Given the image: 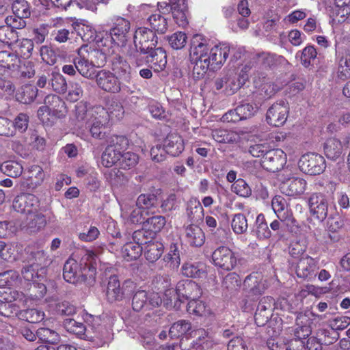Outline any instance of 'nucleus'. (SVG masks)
<instances>
[{"label": "nucleus", "instance_id": "15", "mask_svg": "<svg viewBox=\"0 0 350 350\" xmlns=\"http://www.w3.org/2000/svg\"><path fill=\"white\" fill-rule=\"evenodd\" d=\"M317 260L308 255L301 257L296 265L295 273L299 279L308 282L316 278L318 269Z\"/></svg>", "mask_w": 350, "mask_h": 350}, {"label": "nucleus", "instance_id": "27", "mask_svg": "<svg viewBox=\"0 0 350 350\" xmlns=\"http://www.w3.org/2000/svg\"><path fill=\"white\" fill-rule=\"evenodd\" d=\"M163 147L166 153L173 157L179 155L185 148L182 137L176 134L169 135L164 141Z\"/></svg>", "mask_w": 350, "mask_h": 350}, {"label": "nucleus", "instance_id": "30", "mask_svg": "<svg viewBox=\"0 0 350 350\" xmlns=\"http://www.w3.org/2000/svg\"><path fill=\"white\" fill-rule=\"evenodd\" d=\"M146 245L144 247V255L150 262L157 261L163 252V245L158 241H145Z\"/></svg>", "mask_w": 350, "mask_h": 350}, {"label": "nucleus", "instance_id": "61", "mask_svg": "<svg viewBox=\"0 0 350 350\" xmlns=\"http://www.w3.org/2000/svg\"><path fill=\"white\" fill-rule=\"evenodd\" d=\"M79 36L85 42H90L94 38V31L92 27L85 24L77 25L75 27Z\"/></svg>", "mask_w": 350, "mask_h": 350}, {"label": "nucleus", "instance_id": "35", "mask_svg": "<svg viewBox=\"0 0 350 350\" xmlns=\"http://www.w3.org/2000/svg\"><path fill=\"white\" fill-rule=\"evenodd\" d=\"M63 23L64 20L62 18H57L51 22V25L59 28L53 31L52 36L54 40L59 43L66 42L70 39V34L72 33V31L70 32L69 29L61 28Z\"/></svg>", "mask_w": 350, "mask_h": 350}, {"label": "nucleus", "instance_id": "58", "mask_svg": "<svg viewBox=\"0 0 350 350\" xmlns=\"http://www.w3.org/2000/svg\"><path fill=\"white\" fill-rule=\"evenodd\" d=\"M335 18L338 23H343L350 14V5L342 4L336 1V6L334 10Z\"/></svg>", "mask_w": 350, "mask_h": 350}, {"label": "nucleus", "instance_id": "55", "mask_svg": "<svg viewBox=\"0 0 350 350\" xmlns=\"http://www.w3.org/2000/svg\"><path fill=\"white\" fill-rule=\"evenodd\" d=\"M138 161V156L131 152H127L124 153L121 152V156L120 159V166L122 169H130L134 167Z\"/></svg>", "mask_w": 350, "mask_h": 350}, {"label": "nucleus", "instance_id": "43", "mask_svg": "<svg viewBox=\"0 0 350 350\" xmlns=\"http://www.w3.org/2000/svg\"><path fill=\"white\" fill-rule=\"evenodd\" d=\"M338 78L345 81L350 77V55L346 54L340 57L338 59Z\"/></svg>", "mask_w": 350, "mask_h": 350}, {"label": "nucleus", "instance_id": "36", "mask_svg": "<svg viewBox=\"0 0 350 350\" xmlns=\"http://www.w3.org/2000/svg\"><path fill=\"white\" fill-rule=\"evenodd\" d=\"M110 54L113 55V53ZM111 62L112 70L116 74L122 76L130 72V64L121 55L114 53V55L111 57Z\"/></svg>", "mask_w": 350, "mask_h": 350}, {"label": "nucleus", "instance_id": "14", "mask_svg": "<svg viewBox=\"0 0 350 350\" xmlns=\"http://www.w3.org/2000/svg\"><path fill=\"white\" fill-rule=\"evenodd\" d=\"M13 208L27 216L39 211L40 201L35 195L31 193H21L14 200Z\"/></svg>", "mask_w": 350, "mask_h": 350}, {"label": "nucleus", "instance_id": "32", "mask_svg": "<svg viewBox=\"0 0 350 350\" xmlns=\"http://www.w3.org/2000/svg\"><path fill=\"white\" fill-rule=\"evenodd\" d=\"M237 258L229 247L220 245V268L230 271L237 265Z\"/></svg>", "mask_w": 350, "mask_h": 350}, {"label": "nucleus", "instance_id": "62", "mask_svg": "<svg viewBox=\"0 0 350 350\" xmlns=\"http://www.w3.org/2000/svg\"><path fill=\"white\" fill-rule=\"evenodd\" d=\"M100 235V231L97 227L91 226L86 230L79 232V239L85 242H92L96 240Z\"/></svg>", "mask_w": 350, "mask_h": 350}, {"label": "nucleus", "instance_id": "44", "mask_svg": "<svg viewBox=\"0 0 350 350\" xmlns=\"http://www.w3.org/2000/svg\"><path fill=\"white\" fill-rule=\"evenodd\" d=\"M29 117L25 113H20L12 122L7 119L0 118V123L3 125L6 124L7 126H14L16 129L21 131V132L25 131L28 126Z\"/></svg>", "mask_w": 350, "mask_h": 350}, {"label": "nucleus", "instance_id": "48", "mask_svg": "<svg viewBox=\"0 0 350 350\" xmlns=\"http://www.w3.org/2000/svg\"><path fill=\"white\" fill-rule=\"evenodd\" d=\"M170 46L176 50L183 49L187 41V36L185 32L177 31L167 38Z\"/></svg>", "mask_w": 350, "mask_h": 350}, {"label": "nucleus", "instance_id": "47", "mask_svg": "<svg viewBox=\"0 0 350 350\" xmlns=\"http://www.w3.org/2000/svg\"><path fill=\"white\" fill-rule=\"evenodd\" d=\"M37 94L38 89H16L15 96L18 102L28 104L34 100Z\"/></svg>", "mask_w": 350, "mask_h": 350}, {"label": "nucleus", "instance_id": "38", "mask_svg": "<svg viewBox=\"0 0 350 350\" xmlns=\"http://www.w3.org/2000/svg\"><path fill=\"white\" fill-rule=\"evenodd\" d=\"M18 317L31 323H38L44 319V313L36 309H27L16 312Z\"/></svg>", "mask_w": 350, "mask_h": 350}, {"label": "nucleus", "instance_id": "50", "mask_svg": "<svg viewBox=\"0 0 350 350\" xmlns=\"http://www.w3.org/2000/svg\"><path fill=\"white\" fill-rule=\"evenodd\" d=\"M18 272L13 270L0 273V286H10L16 285L19 282Z\"/></svg>", "mask_w": 350, "mask_h": 350}, {"label": "nucleus", "instance_id": "1", "mask_svg": "<svg viewBox=\"0 0 350 350\" xmlns=\"http://www.w3.org/2000/svg\"><path fill=\"white\" fill-rule=\"evenodd\" d=\"M109 121V115L105 108L101 106L88 108L87 103L83 102L76 105L75 118L72 119V124L78 129L77 135L84 139L88 131L94 138H103L105 126Z\"/></svg>", "mask_w": 350, "mask_h": 350}, {"label": "nucleus", "instance_id": "37", "mask_svg": "<svg viewBox=\"0 0 350 350\" xmlns=\"http://www.w3.org/2000/svg\"><path fill=\"white\" fill-rule=\"evenodd\" d=\"M0 171L8 176H20L23 171V167L21 163L14 161H7L0 165Z\"/></svg>", "mask_w": 350, "mask_h": 350}, {"label": "nucleus", "instance_id": "2", "mask_svg": "<svg viewBox=\"0 0 350 350\" xmlns=\"http://www.w3.org/2000/svg\"><path fill=\"white\" fill-rule=\"evenodd\" d=\"M190 58L194 64L193 77L200 79L205 75L210 66L217 64V46L211 47L201 35H196L191 40Z\"/></svg>", "mask_w": 350, "mask_h": 350}, {"label": "nucleus", "instance_id": "12", "mask_svg": "<svg viewBox=\"0 0 350 350\" xmlns=\"http://www.w3.org/2000/svg\"><path fill=\"white\" fill-rule=\"evenodd\" d=\"M116 143L108 146L102 154L101 164L105 167H111L118 161L120 162L121 149L126 148L129 141L124 136H117Z\"/></svg>", "mask_w": 350, "mask_h": 350}, {"label": "nucleus", "instance_id": "46", "mask_svg": "<svg viewBox=\"0 0 350 350\" xmlns=\"http://www.w3.org/2000/svg\"><path fill=\"white\" fill-rule=\"evenodd\" d=\"M231 226L237 234H241L245 232L248 228L247 220L243 214H236L231 222Z\"/></svg>", "mask_w": 350, "mask_h": 350}, {"label": "nucleus", "instance_id": "52", "mask_svg": "<svg viewBox=\"0 0 350 350\" xmlns=\"http://www.w3.org/2000/svg\"><path fill=\"white\" fill-rule=\"evenodd\" d=\"M270 96L267 94V90H264L263 89H258L256 91H253L251 94L247 96V98L244 100L247 102H253L254 106L258 107L267 99L269 98Z\"/></svg>", "mask_w": 350, "mask_h": 350}, {"label": "nucleus", "instance_id": "63", "mask_svg": "<svg viewBox=\"0 0 350 350\" xmlns=\"http://www.w3.org/2000/svg\"><path fill=\"white\" fill-rule=\"evenodd\" d=\"M350 324V317L342 316L337 317L329 321V326L333 330L345 329Z\"/></svg>", "mask_w": 350, "mask_h": 350}, {"label": "nucleus", "instance_id": "17", "mask_svg": "<svg viewBox=\"0 0 350 350\" xmlns=\"http://www.w3.org/2000/svg\"><path fill=\"white\" fill-rule=\"evenodd\" d=\"M286 162V154L282 150L269 149L264 159H262L261 165L266 170L274 173L281 170Z\"/></svg>", "mask_w": 350, "mask_h": 350}, {"label": "nucleus", "instance_id": "4", "mask_svg": "<svg viewBox=\"0 0 350 350\" xmlns=\"http://www.w3.org/2000/svg\"><path fill=\"white\" fill-rule=\"evenodd\" d=\"M81 261V264L79 265L75 255H72L66 260L63 270V276L66 282L75 283L77 278L83 275V269H88L92 272V275L95 273L99 260L94 252L86 250Z\"/></svg>", "mask_w": 350, "mask_h": 350}, {"label": "nucleus", "instance_id": "23", "mask_svg": "<svg viewBox=\"0 0 350 350\" xmlns=\"http://www.w3.org/2000/svg\"><path fill=\"white\" fill-rule=\"evenodd\" d=\"M146 62L154 72L163 71L167 65L166 52L162 48H157L146 57Z\"/></svg>", "mask_w": 350, "mask_h": 350}, {"label": "nucleus", "instance_id": "10", "mask_svg": "<svg viewBox=\"0 0 350 350\" xmlns=\"http://www.w3.org/2000/svg\"><path fill=\"white\" fill-rule=\"evenodd\" d=\"M136 288V284L131 280L120 284L116 275L109 278L105 292L106 299L109 302L120 301L129 297Z\"/></svg>", "mask_w": 350, "mask_h": 350}, {"label": "nucleus", "instance_id": "6", "mask_svg": "<svg viewBox=\"0 0 350 350\" xmlns=\"http://www.w3.org/2000/svg\"><path fill=\"white\" fill-rule=\"evenodd\" d=\"M45 278L42 281L38 280L30 284L29 293L25 295L22 292L9 289V292L4 291L3 299L8 302H16V304L23 306H31L37 303L44 297L46 293V287L44 284Z\"/></svg>", "mask_w": 350, "mask_h": 350}, {"label": "nucleus", "instance_id": "49", "mask_svg": "<svg viewBox=\"0 0 350 350\" xmlns=\"http://www.w3.org/2000/svg\"><path fill=\"white\" fill-rule=\"evenodd\" d=\"M148 306V293L143 290H139L135 293L133 300V309L140 311L144 306Z\"/></svg>", "mask_w": 350, "mask_h": 350}, {"label": "nucleus", "instance_id": "31", "mask_svg": "<svg viewBox=\"0 0 350 350\" xmlns=\"http://www.w3.org/2000/svg\"><path fill=\"white\" fill-rule=\"evenodd\" d=\"M185 237L188 243L195 247L203 245L205 237L202 229L196 225L188 226L185 229Z\"/></svg>", "mask_w": 350, "mask_h": 350}, {"label": "nucleus", "instance_id": "41", "mask_svg": "<svg viewBox=\"0 0 350 350\" xmlns=\"http://www.w3.org/2000/svg\"><path fill=\"white\" fill-rule=\"evenodd\" d=\"M182 273L190 278H202L205 275L202 264L187 262L182 267Z\"/></svg>", "mask_w": 350, "mask_h": 350}, {"label": "nucleus", "instance_id": "26", "mask_svg": "<svg viewBox=\"0 0 350 350\" xmlns=\"http://www.w3.org/2000/svg\"><path fill=\"white\" fill-rule=\"evenodd\" d=\"M147 21L154 32L165 33L168 29V18L160 10L149 16Z\"/></svg>", "mask_w": 350, "mask_h": 350}, {"label": "nucleus", "instance_id": "57", "mask_svg": "<svg viewBox=\"0 0 350 350\" xmlns=\"http://www.w3.org/2000/svg\"><path fill=\"white\" fill-rule=\"evenodd\" d=\"M240 284L241 280L239 279V276L235 273H228L224 278L222 282V286L231 292L236 291Z\"/></svg>", "mask_w": 350, "mask_h": 350}, {"label": "nucleus", "instance_id": "54", "mask_svg": "<svg viewBox=\"0 0 350 350\" xmlns=\"http://www.w3.org/2000/svg\"><path fill=\"white\" fill-rule=\"evenodd\" d=\"M232 190L237 195L242 197H249L252 194V189L247 183L242 178L237 180L232 185Z\"/></svg>", "mask_w": 350, "mask_h": 350}, {"label": "nucleus", "instance_id": "59", "mask_svg": "<svg viewBox=\"0 0 350 350\" xmlns=\"http://www.w3.org/2000/svg\"><path fill=\"white\" fill-rule=\"evenodd\" d=\"M317 55V51L313 46H306L301 55V64L305 67H308L312 62L316 58Z\"/></svg>", "mask_w": 350, "mask_h": 350}, {"label": "nucleus", "instance_id": "56", "mask_svg": "<svg viewBox=\"0 0 350 350\" xmlns=\"http://www.w3.org/2000/svg\"><path fill=\"white\" fill-rule=\"evenodd\" d=\"M36 334L40 340L49 343H55L59 340L58 334L49 328L40 327L37 330Z\"/></svg>", "mask_w": 350, "mask_h": 350}, {"label": "nucleus", "instance_id": "40", "mask_svg": "<svg viewBox=\"0 0 350 350\" xmlns=\"http://www.w3.org/2000/svg\"><path fill=\"white\" fill-rule=\"evenodd\" d=\"M317 336L322 345H330L337 341L339 334L332 328L330 329H319L317 332Z\"/></svg>", "mask_w": 350, "mask_h": 350}, {"label": "nucleus", "instance_id": "8", "mask_svg": "<svg viewBox=\"0 0 350 350\" xmlns=\"http://www.w3.org/2000/svg\"><path fill=\"white\" fill-rule=\"evenodd\" d=\"M81 317L87 325L75 319L68 318L64 321L65 329L68 332L76 334L79 337L83 336L89 337L88 334L90 331L94 333L96 336H98L101 329L99 323L100 321V318L92 316L84 311L81 313Z\"/></svg>", "mask_w": 350, "mask_h": 350}, {"label": "nucleus", "instance_id": "25", "mask_svg": "<svg viewBox=\"0 0 350 350\" xmlns=\"http://www.w3.org/2000/svg\"><path fill=\"white\" fill-rule=\"evenodd\" d=\"M23 278L27 282H32V283L44 280L46 277V270L44 267H40L34 263L25 266L22 271Z\"/></svg>", "mask_w": 350, "mask_h": 350}, {"label": "nucleus", "instance_id": "13", "mask_svg": "<svg viewBox=\"0 0 350 350\" xmlns=\"http://www.w3.org/2000/svg\"><path fill=\"white\" fill-rule=\"evenodd\" d=\"M308 202L311 214L319 221H323L329 216V209L332 208L325 194L314 193L309 198Z\"/></svg>", "mask_w": 350, "mask_h": 350}, {"label": "nucleus", "instance_id": "28", "mask_svg": "<svg viewBox=\"0 0 350 350\" xmlns=\"http://www.w3.org/2000/svg\"><path fill=\"white\" fill-rule=\"evenodd\" d=\"M271 205L273 210L280 220L287 221L288 224L291 221H296L291 213L287 211H284L286 201L282 196H275L272 199Z\"/></svg>", "mask_w": 350, "mask_h": 350}, {"label": "nucleus", "instance_id": "42", "mask_svg": "<svg viewBox=\"0 0 350 350\" xmlns=\"http://www.w3.org/2000/svg\"><path fill=\"white\" fill-rule=\"evenodd\" d=\"M20 59L18 56L10 51H3L0 52V67L10 69L18 66Z\"/></svg>", "mask_w": 350, "mask_h": 350}, {"label": "nucleus", "instance_id": "34", "mask_svg": "<svg viewBox=\"0 0 350 350\" xmlns=\"http://www.w3.org/2000/svg\"><path fill=\"white\" fill-rule=\"evenodd\" d=\"M142 250L138 242L129 241L122 247L121 256L127 261L135 260L141 256Z\"/></svg>", "mask_w": 350, "mask_h": 350}, {"label": "nucleus", "instance_id": "18", "mask_svg": "<svg viewBox=\"0 0 350 350\" xmlns=\"http://www.w3.org/2000/svg\"><path fill=\"white\" fill-rule=\"evenodd\" d=\"M44 180L42 168L37 165L29 167L21 181V187L24 189L33 190L40 186Z\"/></svg>", "mask_w": 350, "mask_h": 350}, {"label": "nucleus", "instance_id": "19", "mask_svg": "<svg viewBox=\"0 0 350 350\" xmlns=\"http://www.w3.org/2000/svg\"><path fill=\"white\" fill-rule=\"evenodd\" d=\"M24 247L18 242L0 241V258L8 262L24 259Z\"/></svg>", "mask_w": 350, "mask_h": 350}, {"label": "nucleus", "instance_id": "5", "mask_svg": "<svg viewBox=\"0 0 350 350\" xmlns=\"http://www.w3.org/2000/svg\"><path fill=\"white\" fill-rule=\"evenodd\" d=\"M134 47L130 46L127 51L126 55L130 59H134L137 66L141 65L137 56L139 51L142 53H147L153 49L158 42V38L154 31L145 27H138L133 36Z\"/></svg>", "mask_w": 350, "mask_h": 350}, {"label": "nucleus", "instance_id": "39", "mask_svg": "<svg viewBox=\"0 0 350 350\" xmlns=\"http://www.w3.org/2000/svg\"><path fill=\"white\" fill-rule=\"evenodd\" d=\"M166 220L163 216L157 215L149 217L143 222V228L154 233L159 232L165 225Z\"/></svg>", "mask_w": 350, "mask_h": 350}, {"label": "nucleus", "instance_id": "24", "mask_svg": "<svg viewBox=\"0 0 350 350\" xmlns=\"http://www.w3.org/2000/svg\"><path fill=\"white\" fill-rule=\"evenodd\" d=\"M121 216L127 222L131 224H142L145 221L144 211L141 210L136 205L124 204L121 205Z\"/></svg>", "mask_w": 350, "mask_h": 350}, {"label": "nucleus", "instance_id": "33", "mask_svg": "<svg viewBox=\"0 0 350 350\" xmlns=\"http://www.w3.org/2000/svg\"><path fill=\"white\" fill-rule=\"evenodd\" d=\"M324 152L328 159L336 160L342 153L341 142L336 138H329L324 144Z\"/></svg>", "mask_w": 350, "mask_h": 350}, {"label": "nucleus", "instance_id": "20", "mask_svg": "<svg viewBox=\"0 0 350 350\" xmlns=\"http://www.w3.org/2000/svg\"><path fill=\"white\" fill-rule=\"evenodd\" d=\"M176 293L180 301H183V299H192L198 298L202 294L198 284L189 280H181L177 284Z\"/></svg>", "mask_w": 350, "mask_h": 350}, {"label": "nucleus", "instance_id": "53", "mask_svg": "<svg viewBox=\"0 0 350 350\" xmlns=\"http://www.w3.org/2000/svg\"><path fill=\"white\" fill-rule=\"evenodd\" d=\"M38 117L46 126H52L54 124L52 109L48 105L42 106L38 109Z\"/></svg>", "mask_w": 350, "mask_h": 350}, {"label": "nucleus", "instance_id": "9", "mask_svg": "<svg viewBox=\"0 0 350 350\" xmlns=\"http://www.w3.org/2000/svg\"><path fill=\"white\" fill-rule=\"evenodd\" d=\"M169 334L172 338L182 337L180 342V347L182 350H189L186 342L192 338L199 340L204 338L206 331L202 328H196L191 325V323L186 320H180L174 323L169 330Z\"/></svg>", "mask_w": 350, "mask_h": 350}, {"label": "nucleus", "instance_id": "16", "mask_svg": "<svg viewBox=\"0 0 350 350\" xmlns=\"http://www.w3.org/2000/svg\"><path fill=\"white\" fill-rule=\"evenodd\" d=\"M288 112V103L283 100L275 103L268 109L266 120L271 126H282L287 120Z\"/></svg>", "mask_w": 350, "mask_h": 350}, {"label": "nucleus", "instance_id": "60", "mask_svg": "<svg viewBox=\"0 0 350 350\" xmlns=\"http://www.w3.org/2000/svg\"><path fill=\"white\" fill-rule=\"evenodd\" d=\"M237 107L241 120L252 118L258 109V107L250 103L241 104Z\"/></svg>", "mask_w": 350, "mask_h": 350}, {"label": "nucleus", "instance_id": "45", "mask_svg": "<svg viewBox=\"0 0 350 350\" xmlns=\"http://www.w3.org/2000/svg\"><path fill=\"white\" fill-rule=\"evenodd\" d=\"M187 312L198 316H203L209 314V310L202 301L196 299H190L187 304Z\"/></svg>", "mask_w": 350, "mask_h": 350}, {"label": "nucleus", "instance_id": "29", "mask_svg": "<svg viewBox=\"0 0 350 350\" xmlns=\"http://www.w3.org/2000/svg\"><path fill=\"white\" fill-rule=\"evenodd\" d=\"M46 224L44 215L37 211L35 213L27 217L23 228H26L29 232H36L43 228Z\"/></svg>", "mask_w": 350, "mask_h": 350}, {"label": "nucleus", "instance_id": "64", "mask_svg": "<svg viewBox=\"0 0 350 350\" xmlns=\"http://www.w3.org/2000/svg\"><path fill=\"white\" fill-rule=\"evenodd\" d=\"M42 59L49 65H53L57 61V55L53 50L47 46H42L40 49Z\"/></svg>", "mask_w": 350, "mask_h": 350}, {"label": "nucleus", "instance_id": "22", "mask_svg": "<svg viewBox=\"0 0 350 350\" xmlns=\"http://www.w3.org/2000/svg\"><path fill=\"white\" fill-rule=\"evenodd\" d=\"M306 181L299 177H293L280 185L282 192L288 196H300L306 188Z\"/></svg>", "mask_w": 350, "mask_h": 350}, {"label": "nucleus", "instance_id": "51", "mask_svg": "<svg viewBox=\"0 0 350 350\" xmlns=\"http://www.w3.org/2000/svg\"><path fill=\"white\" fill-rule=\"evenodd\" d=\"M256 224V234L260 239H267L271 237V230L269 228L267 223L265 221V217L262 214L257 216Z\"/></svg>", "mask_w": 350, "mask_h": 350}, {"label": "nucleus", "instance_id": "7", "mask_svg": "<svg viewBox=\"0 0 350 350\" xmlns=\"http://www.w3.org/2000/svg\"><path fill=\"white\" fill-rule=\"evenodd\" d=\"M98 56H103L98 50L92 49L88 45L81 46L77 51V55L73 58L77 70L82 76L90 78L94 75V67H100L103 62L94 60Z\"/></svg>", "mask_w": 350, "mask_h": 350}, {"label": "nucleus", "instance_id": "3", "mask_svg": "<svg viewBox=\"0 0 350 350\" xmlns=\"http://www.w3.org/2000/svg\"><path fill=\"white\" fill-rule=\"evenodd\" d=\"M130 22L123 18H118L109 31H103L97 36L98 46H103L104 53L113 54L114 46L125 49L130 38Z\"/></svg>", "mask_w": 350, "mask_h": 350}, {"label": "nucleus", "instance_id": "11", "mask_svg": "<svg viewBox=\"0 0 350 350\" xmlns=\"http://www.w3.org/2000/svg\"><path fill=\"white\" fill-rule=\"evenodd\" d=\"M298 165L301 172L311 176L323 173L326 167L324 157L314 152L303 154L299 160Z\"/></svg>", "mask_w": 350, "mask_h": 350}, {"label": "nucleus", "instance_id": "21", "mask_svg": "<svg viewBox=\"0 0 350 350\" xmlns=\"http://www.w3.org/2000/svg\"><path fill=\"white\" fill-rule=\"evenodd\" d=\"M170 10L176 23L180 27H185L187 25L188 9L186 0H169Z\"/></svg>", "mask_w": 350, "mask_h": 350}]
</instances>
